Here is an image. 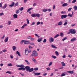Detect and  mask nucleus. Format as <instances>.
I'll return each mask as SVG.
<instances>
[{"label": "nucleus", "mask_w": 77, "mask_h": 77, "mask_svg": "<svg viewBox=\"0 0 77 77\" xmlns=\"http://www.w3.org/2000/svg\"><path fill=\"white\" fill-rule=\"evenodd\" d=\"M76 32V31L75 29H70L69 30V32H68V34L71 33V34H75Z\"/></svg>", "instance_id": "obj_1"}, {"label": "nucleus", "mask_w": 77, "mask_h": 77, "mask_svg": "<svg viewBox=\"0 0 77 77\" xmlns=\"http://www.w3.org/2000/svg\"><path fill=\"white\" fill-rule=\"evenodd\" d=\"M38 53L36 51H33L31 54V56L32 57L33 56H35V57L36 56H38Z\"/></svg>", "instance_id": "obj_2"}, {"label": "nucleus", "mask_w": 77, "mask_h": 77, "mask_svg": "<svg viewBox=\"0 0 77 77\" xmlns=\"http://www.w3.org/2000/svg\"><path fill=\"white\" fill-rule=\"evenodd\" d=\"M32 51L30 50H28V49H26L25 50V54L26 55H28L29 53H31Z\"/></svg>", "instance_id": "obj_3"}, {"label": "nucleus", "mask_w": 77, "mask_h": 77, "mask_svg": "<svg viewBox=\"0 0 77 77\" xmlns=\"http://www.w3.org/2000/svg\"><path fill=\"white\" fill-rule=\"evenodd\" d=\"M49 41L50 43H52L54 42V38L53 37H50L49 38Z\"/></svg>", "instance_id": "obj_4"}, {"label": "nucleus", "mask_w": 77, "mask_h": 77, "mask_svg": "<svg viewBox=\"0 0 77 77\" xmlns=\"http://www.w3.org/2000/svg\"><path fill=\"white\" fill-rule=\"evenodd\" d=\"M67 17V15H61V19H63V18H65Z\"/></svg>", "instance_id": "obj_5"}, {"label": "nucleus", "mask_w": 77, "mask_h": 77, "mask_svg": "<svg viewBox=\"0 0 77 77\" xmlns=\"http://www.w3.org/2000/svg\"><path fill=\"white\" fill-rule=\"evenodd\" d=\"M25 69H26V71H29V70L30 68V66H26L25 67Z\"/></svg>", "instance_id": "obj_6"}, {"label": "nucleus", "mask_w": 77, "mask_h": 77, "mask_svg": "<svg viewBox=\"0 0 77 77\" xmlns=\"http://www.w3.org/2000/svg\"><path fill=\"white\" fill-rule=\"evenodd\" d=\"M18 70H22V69L23 71L26 70V69H25V68L24 67H20L18 68Z\"/></svg>", "instance_id": "obj_7"}, {"label": "nucleus", "mask_w": 77, "mask_h": 77, "mask_svg": "<svg viewBox=\"0 0 77 77\" xmlns=\"http://www.w3.org/2000/svg\"><path fill=\"white\" fill-rule=\"evenodd\" d=\"M14 18H18V15L17 14H15L13 15Z\"/></svg>", "instance_id": "obj_8"}, {"label": "nucleus", "mask_w": 77, "mask_h": 77, "mask_svg": "<svg viewBox=\"0 0 77 77\" xmlns=\"http://www.w3.org/2000/svg\"><path fill=\"white\" fill-rule=\"evenodd\" d=\"M14 5H15V3L14 2H13L11 5H9V7H12V6H14Z\"/></svg>", "instance_id": "obj_9"}, {"label": "nucleus", "mask_w": 77, "mask_h": 77, "mask_svg": "<svg viewBox=\"0 0 77 77\" xmlns=\"http://www.w3.org/2000/svg\"><path fill=\"white\" fill-rule=\"evenodd\" d=\"M9 39V37H8L6 38H5V39L4 40V42H7L8 41V39Z\"/></svg>", "instance_id": "obj_10"}, {"label": "nucleus", "mask_w": 77, "mask_h": 77, "mask_svg": "<svg viewBox=\"0 0 77 77\" xmlns=\"http://www.w3.org/2000/svg\"><path fill=\"white\" fill-rule=\"evenodd\" d=\"M34 70V69L33 68H31L30 69V68H29V70L28 71L29 72H32Z\"/></svg>", "instance_id": "obj_11"}, {"label": "nucleus", "mask_w": 77, "mask_h": 77, "mask_svg": "<svg viewBox=\"0 0 77 77\" xmlns=\"http://www.w3.org/2000/svg\"><path fill=\"white\" fill-rule=\"evenodd\" d=\"M42 38H38L37 41H38V42H41L42 41Z\"/></svg>", "instance_id": "obj_12"}, {"label": "nucleus", "mask_w": 77, "mask_h": 77, "mask_svg": "<svg viewBox=\"0 0 77 77\" xmlns=\"http://www.w3.org/2000/svg\"><path fill=\"white\" fill-rule=\"evenodd\" d=\"M40 74L41 73L36 72L34 73V75H40Z\"/></svg>", "instance_id": "obj_13"}, {"label": "nucleus", "mask_w": 77, "mask_h": 77, "mask_svg": "<svg viewBox=\"0 0 77 77\" xmlns=\"http://www.w3.org/2000/svg\"><path fill=\"white\" fill-rule=\"evenodd\" d=\"M76 40V38H72V39H71V42H74Z\"/></svg>", "instance_id": "obj_14"}, {"label": "nucleus", "mask_w": 77, "mask_h": 77, "mask_svg": "<svg viewBox=\"0 0 77 77\" xmlns=\"http://www.w3.org/2000/svg\"><path fill=\"white\" fill-rule=\"evenodd\" d=\"M7 7V5L5 4L4 5V6L2 8V9H5Z\"/></svg>", "instance_id": "obj_15"}, {"label": "nucleus", "mask_w": 77, "mask_h": 77, "mask_svg": "<svg viewBox=\"0 0 77 77\" xmlns=\"http://www.w3.org/2000/svg\"><path fill=\"white\" fill-rule=\"evenodd\" d=\"M74 70H72V71H68V72L70 73L71 74H72L73 73Z\"/></svg>", "instance_id": "obj_16"}, {"label": "nucleus", "mask_w": 77, "mask_h": 77, "mask_svg": "<svg viewBox=\"0 0 77 77\" xmlns=\"http://www.w3.org/2000/svg\"><path fill=\"white\" fill-rule=\"evenodd\" d=\"M27 25V23L24 24V25H23L21 27V29H24V27H26V26Z\"/></svg>", "instance_id": "obj_17"}, {"label": "nucleus", "mask_w": 77, "mask_h": 77, "mask_svg": "<svg viewBox=\"0 0 77 77\" xmlns=\"http://www.w3.org/2000/svg\"><path fill=\"white\" fill-rule=\"evenodd\" d=\"M62 21H60L58 23V26H60L61 25H62Z\"/></svg>", "instance_id": "obj_18"}, {"label": "nucleus", "mask_w": 77, "mask_h": 77, "mask_svg": "<svg viewBox=\"0 0 77 77\" xmlns=\"http://www.w3.org/2000/svg\"><path fill=\"white\" fill-rule=\"evenodd\" d=\"M60 36L61 37H63V36H64V34H63V32H60Z\"/></svg>", "instance_id": "obj_19"}, {"label": "nucleus", "mask_w": 77, "mask_h": 77, "mask_svg": "<svg viewBox=\"0 0 77 77\" xmlns=\"http://www.w3.org/2000/svg\"><path fill=\"white\" fill-rule=\"evenodd\" d=\"M35 16H36V17H37L38 18H39V17H40V14H35Z\"/></svg>", "instance_id": "obj_20"}, {"label": "nucleus", "mask_w": 77, "mask_h": 77, "mask_svg": "<svg viewBox=\"0 0 77 77\" xmlns=\"http://www.w3.org/2000/svg\"><path fill=\"white\" fill-rule=\"evenodd\" d=\"M25 62H26V63H27V64H28V65H30V62H29L27 60H25Z\"/></svg>", "instance_id": "obj_21"}, {"label": "nucleus", "mask_w": 77, "mask_h": 77, "mask_svg": "<svg viewBox=\"0 0 77 77\" xmlns=\"http://www.w3.org/2000/svg\"><path fill=\"white\" fill-rule=\"evenodd\" d=\"M17 67H25L22 64L21 65H18Z\"/></svg>", "instance_id": "obj_22"}, {"label": "nucleus", "mask_w": 77, "mask_h": 77, "mask_svg": "<svg viewBox=\"0 0 77 77\" xmlns=\"http://www.w3.org/2000/svg\"><path fill=\"white\" fill-rule=\"evenodd\" d=\"M67 5H68L67 3H64V4H63L62 5V6H63L64 7L65 6H67Z\"/></svg>", "instance_id": "obj_23"}, {"label": "nucleus", "mask_w": 77, "mask_h": 77, "mask_svg": "<svg viewBox=\"0 0 77 77\" xmlns=\"http://www.w3.org/2000/svg\"><path fill=\"white\" fill-rule=\"evenodd\" d=\"M61 64L63 66H65L66 65L65 63H64V62H61Z\"/></svg>", "instance_id": "obj_24"}, {"label": "nucleus", "mask_w": 77, "mask_h": 77, "mask_svg": "<svg viewBox=\"0 0 77 77\" xmlns=\"http://www.w3.org/2000/svg\"><path fill=\"white\" fill-rule=\"evenodd\" d=\"M51 46L53 48H57V47H56V46H55V45H51Z\"/></svg>", "instance_id": "obj_25"}, {"label": "nucleus", "mask_w": 77, "mask_h": 77, "mask_svg": "<svg viewBox=\"0 0 77 77\" xmlns=\"http://www.w3.org/2000/svg\"><path fill=\"white\" fill-rule=\"evenodd\" d=\"M16 54H18V55L19 56H21V55H20V52H19L18 51H17L16 52Z\"/></svg>", "instance_id": "obj_26"}, {"label": "nucleus", "mask_w": 77, "mask_h": 77, "mask_svg": "<svg viewBox=\"0 0 77 77\" xmlns=\"http://www.w3.org/2000/svg\"><path fill=\"white\" fill-rule=\"evenodd\" d=\"M13 50L14 51H15V50H16V47L15 46H13L12 47Z\"/></svg>", "instance_id": "obj_27"}, {"label": "nucleus", "mask_w": 77, "mask_h": 77, "mask_svg": "<svg viewBox=\"0 0 77 77\" xmlns=\"http://www.w3.org/2000/svg\"><path fill=\"white\" fill-rule=\"evenodd\" d=\"M33 8H29L27 11V12H29V11H30V10L32 9Z\"/></svg>", "instance_id": "obj_28"}, {"label": "nucleus", "mask_w": 77, "mask_h": 77, "mask_svg": "<svg viewBox=\"0 0 77 77\" xmlns=\"http://www.w3.org/2000/svg\"><path fill=\"white\" fill-rule=\"evenodd\" d=\"M55 54L56 55V56H59V53L57 51H55Z\"/></svg>", "instance_id": "obj_29"}, {"label": "nucleus", "mask_w": 77, "mask_h": 77, "mask_svg": "<svg viewBox=\"0 0 77 77\" xmlns=\"http://www.w3.org/2000/svg\"><path fill=\"white\" fill-rule=\"evenodd\" d=\"M74 9L75 10H77V6L75 5L74 7Z\"/></svg>", "instance_id": "obj_30"}, {"label": "nucleus", "mask_w": 77, "mask_h": 77, "mask_svg": "<svg viewBox=\"0 0 77 77\" xmlns=\"http://www.w3.org/2000/svg\"><path fill=\"white\" fill-rule=\"evenodd\" d=\"M58 36H59V34H57L54 37V38H57V37H58Z\"/></svg>", "instance_id": "obj_31"}, {"label": "nucleus", "mask_w": 77, "mask_h": 77, "mask_svg": "<svg viewBox=\"0 0 77 77\" xmlns=\"http://www.w3.org/2000/svg\"><path fill=\"white\" fill-rule=\"evenodd\" d=\"M31 16L32 17H36V14H33L31 15Z\"/></svg>", "instance_id": "obj_32"}, {"label": "nucleus", "mask_w": 77, "mask_h": 77, "mask_svg": "<svg viewBox=\"0 0 77 77\" xmlns=\"http://www.w3.org/2000/svg\"><path fill=\"white\" fill-rule=\"evenodd\" d=\"M23 9H24V8L23 7H22L21 8H19V10L20 11H22L23 10Z\"/></svg>", "instance_id": "obj_33"}, {"label": "nucleus", "mask_w": 77, "mask_h": 77, "mask_svg": "<svg viewBox=\"0 0 77 77\" xmlns=\"http://www.w3.org/2000/svg\"><path fill=\"white\" fill-rule=\"evenodd\" d=\"M52 63H53V62H50V63L49 64L48 66H50L51 65H52Z\"/></svg>", "instance_id": "obj_34"}, {"label": "nucleus", "mask_w": 77, "mask_h": 77, "mask_svg": "<svg viewBox=\"0 0 77 77\" xmlns=\"http://www.w3.org/2000/svg\"><path fill=\"white\" fill-rule=\"evenodd\" d=\"M48 11V10L46 9H43V12H47Z\"/></svg>", "instance_id": "obj_35"}, {"label": "nucleus", "mask_w": 77, "mask_h": 77, "mask_svg": "<svg viewBox=\"0 0 77 77\" xmlns=\"http://www.w3.org/2000/svg\"><path fill=\"white\" fill-rule=\"evenodd\" d=\"M52 57L54 58V59H56V58H57L56 56L54 55H52Z\"/></svg>", "instance_id": "obj_36"}, {"label": "nucleus", "mask_w": 77, "mask_h": 77, "mask_svg": "<svg viewBox=\"0 0 77 77\" xmlns=\"http://www.w3.org/2000/svg\"><path fill=\"white\" fill-rule=\"evenodd\" d=\"M24 42V40H22L21 42H20V44H23V42Z\"/></svg>", "instance_id": "obj_37"}, {"label": "nucleus", "mask_w": 77, "mask_h": 77, "mask_svg": "<svg viewBox=\"0 0 77 77\" xmlns=\"http://www.w3.org/2000/svg\"><path fill=\"white\" fill-rule=\"evenodd\" d=\"M47 42V40L45 38L44 39L43 41V42H44V43H45Z\"/></svg>", "instance_id": "obj_38"}, {"label": "nucleus", "mask_w": 77, "mask_h": 77, "mask_svg": "<svg viewBox=\"0 0 77 77\" xmlns=\"http://www.w3.org/2000/svg\"><path fill=\"white\" fill-rule=\"evenodd\" d=\"M26 21L27 22V24H29V19H26Z\"/></svg>", "instance_id": "obj_39"}, {"label": "nucleus", "mask_w": 77, "mask_h": 77, "mask_svg": "<svg viewBox=\"0 0 77 77\" xmlns=\"http://www.w3.org/2000/svg\"><path fill=\"white\" fill-rule=\"evenodd\" d=\"M66 39H67V38L65 37L64 38H63L62 39L63 41H65V40H66Z\"/></svg>", "instance_id": "obj_40"}, {"label": "nucleus", "mask_w": 77, "mask_h": 77, "mask_svg": "<svg viewBox=\"0 0 77 77\" xmlns=\"http://www.w3.org/2000/svg\"><path fill=\"white\" fill-rule=\"evenodd\" d=\"M8 25H10V24H11V22L10 21H9L8 22Z\"/></svg>", "instance_id": "obj_41"}, {"label": "nucleus", "mask_w": 77, "mask_h": 77, "mask_svg": "<svg viewBox=\"0 0 77 77\" xmlns=\"http://www.w3.org/2000/svg\"><path fill=\"white\" fill-rule=\"evenodd\" d=\"M65 74L64 73H63L61 75V76L62 77H63V76H65Z\"/></svg>", "instance_id": "obj_42"}, {"label": "nucleus", "mask_w": 77, "mask_h": 77, "mask_svg": "<svg viewBox=\"0 0 77 77\" xmlns=\"http://www.w3.org/2000/svg\"><path fill=\"white\" fill-rule=\"evenodd\" d=\"M8 66H12V64H11V63H10L8 64Z\"/></svg>", "instance_id": "obj_43"}, {"label": "nucleus", "mask_w": 77, "mask_h": 77, "mask_svg": "<svg viewBox=\"0 0 77 77\" xmlns=\"http://www.w3.org/2000/svg\"><path fill=\"white\" fill-rule=\"evenodd\" d=\"M35 40V38H31V41H34Z\"/></svg>", "instance_id": "obj_44"}, {"label": "nucleus", "mask_w": 77, "mask_h": 77, "mask_svg": "<svg viewBox=\"0 0 77 77\" xmlns=\"http://www.w3.org/2000/svg\"><path fill=\"white\" fill-rule=\"evenodd\" d=\"M68 16H69V17H72V14H71L70 13L68 14Z\"/></svg>", "instance_id": "obj_45"}, {"label": "nucleus", "mask_w": 77, "mask_h": 77, "mask_svg": "<svg viewBox=\"0 0 77 77\" xmlns=\"http://www.w3.org/2000/svg\"><path fill=\"white\" fill-rule=\"evenodd\" d=\"M35 36H37V38H39V37H40V36H38V35L37 34H35Z\"/></svg>", "instance_id": "obj_46"}, {"label": "nucleus", "mask_w": 77, "mask_h": 77, "mask_svg": "<svg viewBox=\"0 0 77 77\" xmlns=\"http://www.w3.org/2000/svg\"><path fill=\"white\" fill-rule=\"evenodd\" d=\"M32 38V36H29L27 37V39H31Z\"/></svg>", "instance_id": "obj_47"}, {"label": "nucleus", "mask_w": 77, "mask_h": 77, "mask_svg": "<svg viewBox=\"0 0 77 77\" xmlns=\"http://www.w3.org/2000/svg\"><path fill=\"white\" fill-rule=\"evenodd\" d=\"M15 6H18V2H17L15 4Z\"/></svg>", "instance_id": "obj_48"}, {"label": "nucleus", "mask_w": 77, "mask_h": 77, "mask_svg": "<svg viewBox=\"0 0 77 77\" xmlns=\"http://www.w3.org/2000/svg\"><path fill=\"white\" fill-rule=\"evenodd\" d=\"M2 51L3 52V53L5 52H6V51H7V50L6 49H4V50H2Z\"/></svg>", "instance_id": "obj_49"}, {"label": "nucleus", "mask_w": 77, "mask_h": 77, "mask_svg": "<svg viewBox=\"0 0 77 77\" xmlns=\"http://www.w3.org/2000/svg\"><path fill=\"white\" fill-rule=\"evenodd\" d=\"M76 2V0H73V1L72 2V3H75Z\"/></svg>", "instance_id": "obj_50"}, {"label": "nucleus", "mask_w": 77, "mask_h": 77, "mask_svg": "<svg viewBox=\"0 0 77 77\" xmlns=\"http://www.w3.org/2000/svg\"><path fill=\"white\" fill-rule=\"evenodd\" d=\"M68 24V23L66 22L64 23L63 24L64 26H66V24Z\"/></svg>", "instance_id": "obj_51"}, {"label": "nucleus", "mask_w": 77, "mask_h": 77, "mask_svg": "<svg viewBox=\"0 0 77 77\" xmlns=\"http://www.w3.org/2000/svg\"><path fill=\"white\" fill-rule=\"evenodd\" d=\"M34 69L35 71H37V70H38V68H34Z\"/></svg>", "instance_id": "obj_52"}, {"label": "nucleus", "mask_w": 77, "mask_h": 77, "mask_svg": "<svg viewBox=\"0 0 77 77\" xmlns=\"http://www.w3.org/2000/svg\"><path fill=\"white\" fill-rule=\"evenodd\" d=\"M32 60L33 61H34V62H35V61H36V59H34L33 58H32Z\"/></svg>", "instance_id": "obj_53"}, {"label": "nucleus", "mask_w": 77, "mask_h": 77, "mask_svg": "<svg viewBox=\"0 0 77 77\" xmlns=\"http://www.w3.org/2000/svg\"><path fill=\"white\" fill-rule=\"evenodd\" d=\"M35 22H33L31 24V26H33V25H35Z\"/></svg>", "instance_id": "obj_54"}, {"label": "nucleus", "mask_w": 77, "mask_h": 77, "mask_svg": "<svg viewBox=\"0 0 77 77\" xmlns=\"http://www.w3.org/2000/svg\"><path fill=\"white\" fill-rule=\"evenodd\" d=\"M19 12H20V11L19 10H17V11L16 12V14H18Z\"/></svg>", "instance_id": "obj_55"}, {"label": "nucleus", "mask_w": 77, "mask_h": 77, "mask_svg": "<svg viewBox=\"0 0 77 77\" xmlns=\"http://www.w3.org/2000/svg\"><path fill=\"white\" fill-rule=\"evenodd\" d=\"M3 15H4V14H3V13H0V16Z\"/></svg>", "instance_id": "obj_56"}, {"label": "nucleus", "mask_w": 77, "mask_h": 77, "mask_svg": "<svg viewBox=\"0 0 77 77\" xmlns=\"http://www.w3.org/2000/svg\"><path fill=\"white\" fill-rule=\"evenodd\" d=\"M30 44L31 45H35V43H30Z\"/></svg>", "instance_id": "obj_57"}, {"label": "nucleus", "mask_w": 77, "mask_h": 77, "mask_svg": "<svg viewBox=\"0 0 77 77\" xmlns=\"http://www.w3.org/2000/svg\"><path fill=\"white\" fill-rule=\"evenodd\" d=\"M41 24V23L39 22H38L37 23V25H39V24Z\"/></svg>", "instance_id": "obj_58"}, {"label": "nucleus", "mask_w": 77, "mask_h": 77, "mask_svg": "<svg viewBox=\"0 0 77 77\" xmlns=\"http://www.w3.org/2000/svg\"><path fill=\"white\" fill-rule=\"evenodd\" d=\"M72 8H69L68 9V11H71V10H72Z\"/></svg>", "instance_id": "obj_59"}, {"label": "nucleus", "mask_w": 77, "mask_h": 77, "mask_svg": "<svg viewBox=\"0 0 77 77\" xmlns=\"http://www.w3.org/2000/svg\"><path fill=\"white\" fill-rule=\"evenodd\" d=\"M47 75V73H44L43 74V75L44 76H45V75Z\"/></svg>", "instance_id": "obj_60"}, {"label": "nucleus", "mask_w": 77, "mask_h": 77, "mask_svg": "<svg viewBox=\"0 0 77 77\" xmlns=\"http://www.w3.org/2000/svg\"><path fill=\"white\" fill-rule=\"evenodd\" d=\"M63 67H61L60 68H58V69H63Z\"/></svg>", "instance_id": "obj_61"}, {"label": "nucleus", "mask_w": 77, "mask_h": 77, "mask_svg": "<svg viewBox=\"0 0 77 77\" xmlns=\"http://www.w3.org/2000/svg\"><path fill=\"white\" fill-rule=\"evenodd\" d=\"M6 73H8V74H11V72L9 71H8L6 72Z\"/></svg>", "instance_id": "obj_62"}, {"label": "nucleus", "mask_w": 77, "mask_h": 77, "mask_svg": "<svg viewBox=\"0 0 77 77\" xmlns=\"http://www.w3.org/2000/svg\"><path fill=\"white\" fill-rule=\"evenodd\" d=\"M2 2L0 3V8H2Z\"/></svg>", "instance_id": "obj_63"}, {"label": "nucleus", "mask_w": 77, "mask_h": 77, "mask_svg": "<svg viewBox=\"0 0 77 77\" xmlns=\"http://www.w3.org/2000/svg\"><path fill=\"white\" fill-rule=\"evenodd\" d=\"M46 69H47L48 70H50V68H49V67H48V68H46Z\"/></svg>", "instance_id": "obj_64"}]
</instances>
